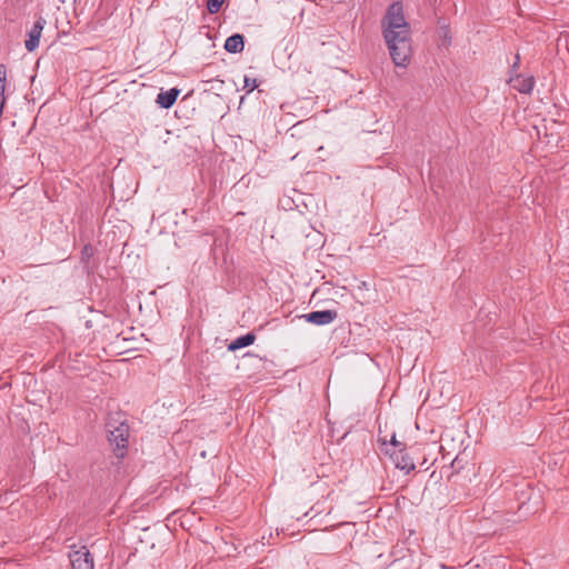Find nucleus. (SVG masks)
Masks as SVG:
<instances>
[{"instance_id":"8","label":"nucleus","mask_w":569,"mask_h":569,"mask_svg":"<svg viewBox=\"0 0 569 569\" xmlns=\"http://www.w3.org/2000/svg\"><path fill=\"white\" fill-rule=\"evenodd\" d=\"M378 441L380 442L381 452H383L386 456H390L392 453V449L393 451H397L399 449H405L406 447L405 442L397 440L396 433H392L389 440L386 437L382 438L379 436Z\"/></svg>"},{"instance_id":"13","label":"nucleus","mask_w":569,"mask_h":569,"mask_svg":"<svg viewBox=\"0 0 569 569\" xmlns=\"http://www.w3.org/2000/svg\"><path fill=\"white\" fill-rule=\"evenodd\" d=\"M226 0H208L207 1V9L210 13H217L220 11L221 6L223 4Z\"/></svg>"},{"instance_id":"18","label":"nucleus","mask_w":569,"mask_h":569,"mask_svg":"<svg viewBox=\"0 0 569 569\" xmlns=\"http://www.w3.org/2000/svg\"><path fill=\"white\" fill-rule=\"evenodd\" d=\"M3 104H4V99L0 100V114L2 113Z\"/></svg>"},{"instance_id":"10","label":"nucleus","mask_w":569,"mask_h":569,"mask_svg":"<svg viewBox=\"0 0 569 569\" xmlns=\"http://www.w3.org/2000/svg\"><path fill=\"white\" fill-rule=\"evenodd\" d=\"M244 48V37L240 33H234L226 39L224 50L229 53L242 52Z\"/></svg>"},{"instance_id":"17","label":"nucleus","mask_w":569,"mask_h":569,"mask_svg":"<svg viewBox=\"0 0 569 569\" xmlns=\"http://www.w3.org/2000/svg\"><path fill=\"white\" fill-rule=\"evenodd\" d=\"M519 60H520L519 54H517V56H516V61H515V63L512 64V68L518 67Z\"/></svg>"},{"instance_id":"4","label":"nucleus","mask_w":569,"mask_h":569,"mask_svg":"<svg viewBox=\"0 0 569 569\" xmlns=\"http://www.w3.org/2000/svg\"><path fill=\"white\" fill-rule=\"evenodd\" d=\"M388 457L390 458L391 462L395 465L397 469L402 470L406 473H409L416 468L413 458L408 451L407 446L405 447V449H399L397 451L392 450V453Z\"/></svg>"},{"instance_id":"16","label":"nucleus","mask_w":569,"mask_h":569,"mask_svg":"<svg viewBox=\"0 0 569 569\" xmlns=\"http://www.w3.org/2000/svg\"><path fill=\"white\" fill-rule=\"evenodd\" d=\"M7 79V69L3 64H0V94H4Z\"/></svg>"},{"instance_id":"6","label":"nucleus","mask_w":569,"mask_h":569,"mask_svg":"<svg viewBox=\"0 0 569 569\" xmlns=\"http://www.w3.org/2000/svg\"><path fill=\"white\" fill-rule=\"evenodd\" d=\"M44 24H46V20L42 17H39L34 21L32 28L29 30L28 39L24 42L26 49L29 52H32L38 48Z\"/></svg>"},{"instance_id":"9","label":"nucleus","mask_w":569,"mask_h":569,"mask_svg":"<svg viewBox=\"0 0 569 569\" xmlns=\"http://www.w3.org/2000/svg\"><path fill=\"white\" fill-rule=\"evenodd\" d=\"M179 93H180V90L177 88H172L168 91H161L157 96L156 101L161 108L169 109L174 104Z\"/></svg>"},{"instance_id":"1","label":"nucleus","mask_w":569,"mask_h":569,"mask_svg":"<svg viewBox=\"0 0 569 569\" xmlns=\"http://www.w3.org/2000/svg\"><path fill=\"white\" fill-rule=\"evenodd\" d=\"M382 36L397 67L406 68L411 57V28L400 1L391 3L381 20Z\"/></svg>"},{"instance_id":"2","label":"nucleus","mask_w":569,"mask_h":569,"mask_svg":"<svg viewBox=\"0 0 569 569\" xmlns=\"http://www.w3.org/2000/svg\"><path fill=\"white\" fill-rule=\"evenodd\" d=\"M108 440L117 458H123L129 443V425L121 413L110 415L106 422Z\"/></svg>"},{"instance_id":"12","label":"nucleus","mask_w":569,"mask_h":569,"mask_svg":"<svg viewBox=\"0 0 569 569\" xmlns=\"http://www.w3.org/2000/svg\"><path fill=\"white\" fill-rule=\"evenodd\" d=\"M438 36L441 40V46L448 47L451 42L450 29L447 24H440L438 28Z\"/></svg>"},{"instance_id":"19","label":"nucleus","mask_w":569,"mask_h":569,"mask_svg":"<svg viewBox=\"0 0 569 569\" xmlns=\"http://www.w3.org/2000/svg\"><path fill=\"white\" fill-rule=\"evenodd\" d=\"M4 99V97L2 94H0V100Z\"/></svg>"},{"instance_id":"5","label":"nucleus","mask_w":569,"mask_h":569,"mask_svg":"<svg viewBox=\"0 0 569 569\" xmlns=\"http://www.w3.org/2000/svg\"><path fill=\"white\" fill-rule=\"evenodd\" d=\"M301 317L305 318L307 322H310L312 325L326 326L337 319L338 312L336 310H320L309 312Z\"/></svg>"},{"instance_id":"15","label":"nucleus","mask_w":569,"mask_h":569,"mask_svg":"<svg viewBox=\"0 0 569 569\" xmlns=\"http://www.w3.org/2000/svg\"><path fill=\"white\" fill-rule=\"evenodd\" d=\"M94 253V249L91 244H86L81 251V258L83 261H89Z\"/></svg>"},{"instance_id":"3","label":"nucleus","mask_w":569,"mask_h":569,"mask_svg":"<svg viewBox=\"0 0 569 569\" xmlns=\"http://www.w3.org/2000/svg\"><path fill=\"white\" fill-rule=\"evenodd\" d=\"M72 569H94L93 557L86 546L69 553Z\"/></svg>"},{"instance_id":"14","label":"nucleus","mask_w":569,"mask_h":569,"mask_svg":"<svg viewBox=\"0 0 569 569\" xmlns=\"http://www.w3.org/2000/svg\"><path fill=\"white\" fill-rule=\"evenodd\" d=\"M257 87H258L257 79L250 78L248 76L244 77L243 89L247 91V93L252 92Z\"/></svg>"},{"instance_id":"7","label":"nucleus","mask_w":569,"mask_h":569,"mask_svg":"<svg viewBox=\"0 0 569 569\" xmlns=\"http://www.w3.org/2000/svg\"><path fill=\"white\" fill-rule=\"evenodd\" d=\"M509 82L511 87L520 93H530L535 86V78L532 76L525 77L522 74H518L515 78H511Z\"/></svg>"},{"instance_id":"11","label":"nucleus","mask_w":569,"mask_h":569,"mask_svg":"<svg viewBox=\"0 0 569 569\" xmlns=\"http://www.w3.org/2000/svg\"><path fill=\"white\" fill-rule=\"evenodd\" d=\"M254 340H256V335L252 332H248L243 336L238 337L233 341H231L228 346V350L236 351L238 349L248 347V346L252 345L254 342Z\"/></svg>"}]
</instances>
